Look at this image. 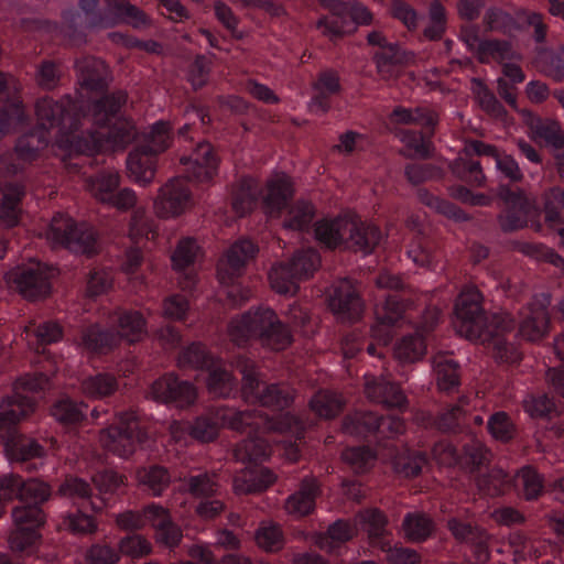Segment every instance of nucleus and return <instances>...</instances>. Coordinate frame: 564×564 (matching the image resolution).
Masks as SVG:
<instances>
[{"instance_id": "f257e3e1", "label": "nucleus", "mask_w": 564, "mask_h": 564, "mask_svg": "<svg viewBox=\"0 0 564 564\" xmlns=\"http://www.w3.org/2000/svg\"><path fill=\"white\" fill-rule=\"evenodd\" d=\"M127 99V93L118 90L95 101L90 113L83 116V119L90 122L95 130L89 131L87 135L67 138L70 145L77 152L89 155L100 151L126 149L137 137L132 121L117 118Z\"/></svg>"}, {"instance_id": "f03ea898", "label": "nucleus", "mask_w": 564, "mask_h": 564, "mask_svg": "<svg viewBox=\"0 0 564 564\" xmlns=\"http://www.w3.org/2000/svg\"><path fill=\"white\" fill-rule=\"evenodd\" d=\"M228 336L238 346L257 339L264 348L280 351L288 348L293 336L275 312L269 307H258L232 317L228 324Z\"/></svg>"}, {"instance_id": "7ed1b4c3", "label": "nucleus", "mask_w": 564, "mask_h": 564, "mask_svg": "<svg viewBox=\"0 0 564 564\" xmlns=\"http://www.w3.org/2000/svg\"><path fill=\"white\" fill-rule=\"evenodd\" d=\"M454 327L460 336L469 340H478L498 328L513 330L514 321L506 312L488 315L482 307V295L479 290L467 286L455 303Z\"/></svg>"}, {"instance_id": "20e7f679", "label": "nucleus", "mask_w": 564, "mask_h": 564, "mask_svg": "<svg viewBox=\"0 0 564 564\" xmlns=\"http://www.w3.org/2000/svg\"><path fill=\"white\" fill-rule=\"evenodd\" d=\"M217 419L223 426L235 431L264 434L268 432L289 433L301 438L304 433V424L294 415L285 413L276 419H270L258 410L239 411L234 408L220 406L216 409Z\"/></svg>"}, {"instance_id": "39448f33", "label": "nucleus", "mask_w": 564, "mask_h": 564, "mask_svg": "<svg viewBox=\"0 0 564 564\" xmlns=\"http://www.w3.org/2000/svg\"><path fill=\"white\" fill-rule=\"evenodd\" d=\"M236 368L242 376V395L247 401L259 402L262 406L282 410L293 400L288 384L265 383L259 380L256 364L246 358L236 359Z\"/></svg>"}, {"instance_id": "423d86ee", "label": "nucleus", "mask_w": 564, "mask_h": 564, "mask_svg": "<svg viewBox=\"0 0 564 564\" xmlns=\"http://www.w3.org/2000/svg\"><path fill=\"white\" fill-rule=\"evenodd\" d=\"M147 438L148 433L133 412L119 413L116 422L99 433L100 446L121 458L131 456Z\"/></svg>"}, {"instance_id": "0eeeda50", "label": "nucleus", "mask_w": 564, "mask_h": 564, "mask_svg": "<svg viewBox=\"0 0 564 564\" xmlns=\"http://www.w3.org/2000/svg\"><path fill=\"white\" fill-rule=\"evenodd\" d=\"M46 240L53 249L65 248L75 253L94 254L97 252L96 234L87 224H76L74 219L56 214L46 231Z\"/></svg>"}, {"instance_id": "6e6552de", "label": "nucleus", "mask_w": 564, "mask_h": 564, "mask_svg": "<svg viewBox=\"0 0 564 564\" xmlns=\"http://www.w3.org/2000/svg\"><path fill=\"white\" fill-rule=\"evenodd\" d=\"M34 108L39 128L46 132L57 129L62 137H67L80 124L79 108L69 95L58 100L48 96L42 97L36 100Z\"/></svg>"}, {"instance_id": "1a4fd4ad", "label": "nucleus", "mask_w": 564, "mask_h": 564, "mask_svg": "<svg viewBox=\"0 0 564 564\" xmlns=\"http://www.w3.org/2000/svg\"><path fill=\"white\" fill-rule=\"evenodd\" d=\"M53 272L40 262L19 265L4 275L9 288L18 291L24 299L36 301L50 294V279Z\"/></svg>"}, {"instance_id": "9d476101", "label": "nucleus", "mask_w": 564, "mask_h": 564, "mask_svg": "<svg viewBox=\"0 0 564 564\" xmlns=\"http://www.w3.org/2000/svg\"><path fill=\"white\" fill-rule=\"evenodd\" d=\"M496 195L506 205L497 216L500 229L503 232H512L524 228L532 207L524 191L512 189L509 185L501 184L497 187Z\"/></svg>"}, {"instance_id": "9b49d317", "label": "nucleus", "mask_w": 564, "mask_h": 564, "mask_svg": "<svg viewBox=\"0 0 564 564\" xmlns=\"http://www.w3.org/2000/svg\"><path fill=\"white\" fill-rule=\"evenodd\" d=\"M147 398L160 403H174L176 406L184 408L195 402L197 392L192 382L181 380L171 372L152 382Z\"/></svg>"}, {"instance_id": "f8f14e48", "label": "nucleus", "mask_w": 564, "mask_h": 564, "mask_svg": "<svg viewBox=\"0 0 564 564\" xmlns=\"http://www.w3.org/2000/svg\"><path fill=\"white\" fill-rule=\"evenodd\" d=\"M192 204V193L183 177H175L163 185L154 200V212L161 218L176 217Z\"/></svg>"}, {"instance_id": "ddd939ff", "label": "nucleus", "mask_w": 564, "mask_h": 564, "mask_svg": "<svg viewBox=\"0 0 564 564\" xmlns=\"http://www.w3.org/2000/svg\"><path fill=\"white\" fill-rule=\"evenodd\" d=\"M180 161L186 166V177L194 182L210 183L217 175L219 159L209 142H198L192 153Z\"/></svg>"}, {"instance_id": "4468645a", "label": "nucleus", "mask_w": 564, "mask_h": 564, "mask_svg": "<svg viewBox=\"0 0 564 564\" xmlns=\"http://www.w3.org/2000/svg\"><path fill=\"white\" fill-rule=\"evenodd\" d=\"M329 307L341 322H355L364 312V303L350 280L338 281L329 296Z\"/></svg>"}, {"instance_id": "2eb2a0df", "label": "nucleus", "mask_w": 564, "mask_h": 564, "mask_svg": "<svg viewBox=\"0 0 564 564\" xmlns=\"http://www.w3.org/2000/svg\"><path fill=\"white\" fill-rule=\"evenodd\" d=\"M258 252L257 246L248 240L236 241L219 261L217 275L221 284H229L235 278L239 276L246 264L253 259Z\"/></svg>"}, {"instance_id": "dca6fc26", "label": "nucleus", "mask_w": 564, "mask_h": 564, "mask_svg": "<svg viewBox=\"0 0 564 564\" xmlns=\"http://www.w3.org/2000/svg\"><path fill=\"white\" fill-rule=\"evenodd\" d=\"M405 304L397 295H390L375 308L376 324L371 328L373 338L388 345L392 338L391 327L402 319Z\"/></svg>"}, {"instance_id": "f3484780", "label": "nucleus", "mask_w": 564, "mask_h": 564, "mask_svg": "<svg viewBox=\"0 0 564 564\" xmlns=\"http://www.w3.org/2000/svg\"><path fill=\"white\" fill-rule=\"evenodd\" d=\"M355 228L354 216L323 219L315 225V237L329 249L347 248L349 232Z\"/></svg>"}, {"instance_id": "a211bd4d", "label": "nucleus", "mask_w": 564, "mask_h": 564, "mask_svg": "<svg viewBox=\"0 0 564 564\" xmlns=\"http://www.w3.org/2000/svg\"><path fill=\"white\" fill-rule=\"evenodd\" d=\"M78 84L87 91H102L107 88L110 74L104 61L86 56L76 61Z\"/></svg>"}, {"instance_id": "6ab92c4d", "label": "nucleus", "mask_w": 564, "mask_h": 564, "mask_svg": "<svg viewBox=\"0 0 564 564\" xmlns=\"http://www.w3.org/2000/svg\"><path fill=\"white\" fill-rule=\"evenodd\" d=\"M550 317L546 305L542 302L530 304L523 313L519 334L529 341H539L549 334Z\"/></svg>"}, {"instance_id": "aec40b11", "label": "nucleus", "mask_w": 564, "mask_h": 564, "mask_svg": "<svg viewBox=\"0 0 564 564\" xmlns=\"http://www.w3.org/2000/svg\"><path fill=\"white\" fill-rule=\"evenodd\" d=\"M0 442L11 460L24 462L44 454L43 447L36 441L19 434L18 431L1 434Z\"/></svg>"}, {"instance_id": "412c9836", "label": "nucleus", "mask_w": 564, "mask_h": 564, "mask_svg": "<svg viewBox=\"0 0 564 564\" xmlns=\"http://www.w3.org/2000/svg\"><path fill=\"white\" fill-rule=\"evenodd\" d=\"M294 194L291 178L284 174H275L267 182L263 203L270 215H280Z\"/></svg>"}, {"instance_id": "4be33fe9", "label": "nucleus", "mask_w": 564, "mask_h": 564, "mask_svg": "<svg viewBox=\"0 0 564 564\" xmlns=\"http://www.w3.org/2000/svg\"><path fill=\"white\" fill-rule=\"evenodd\" d=\"M365 392L371 401L387 408H401L406 402V398L399 386L387 382L381 378L366 376Z\"/></svg>"}, {"instance_id": "5701e85b", "label": "nucleus", "mask_w": 564, "mask_h": 564, "mask_svg": "<svg viewBox=\"0 0 564 564\" xmlns=\"http://www.w3.org/2000/svg\"><path fill=\"white\" fill-rule=\"evenodd\" d=\"M318 492L316 479L304 478L300 485V489L285 500V511L299 518L310 514L315 508V499Z\"/></svg>"}, {"instance_id": "b1692460", "label": "nucleus", "mask_w": 564, "mask_h": 564, "mask_svg": "<svg viewBox=\"0 0 564 564\" xmlns=\"http://www.w3.org/2000/svg\"><path fill=\"white\" fill-rule=\"evenodd\" d=\"M118 344L126 340L129 344L140 341L147 334V322L143 315L137 311L119 310L115 314Z\"/></svg>"}, {"instance_id": "393cba45", "label": "nucleus", "mask_w": 564, "mask_h": 564, "mask_svg": "<svg viewBox=\"0 0 564 564\" xmlns=\"http://www.w3.org/2000/svg\"><path fill=\"white\" fill-rule=\"evenodd\" d=\"M155 155L138 147L127 159L130 178L142 186L149 185L155 176Z\"/></svg>"}, {"instance_id": "a878e982", "label": "nucleus", "mask_w": 564, "mask_h": 564, "mask_svg": "<svg viewBox=\"0 0 564 564\" xmlns=\"http://www.w3.org/2000/svg\"><path fill=\"white\" fill-rule=\"evenodd\" d=\"M355 229L349 232L346 249L370 253L381 240V231L372 224L354 216Z\"/></svg>"}, {"instance_id": "bb28decb", "label": "nucleus", "mask_w": 564, "mask_h": 564, "mask_svg": "<svg viewBox=\"0 0 564 564\" xmlns=\"http://www.w3.org/2000/svg\"><path fill=\"white\" fill-rule=\"evenodd\" d=\"M25 196V189L20 184H8L3 188L0 200V224L7 228L14 227L19 223L21 202Z\"/></svg>"}, {"instance_id": "cd10ccee", "label": "nucleus", "mask_w": 564, "mask_h": 564, "mask_svg": "<svg viewBox=\"0 0 564 564\" xmlns=\"http://www.w3.org/2000/svg\"><path fill=\"white\" fill-rule=\"evenodd\" d=\"M274 481L275 476L268 468L245 470L234 478V490L237 495L261 492Z\"/></svg>"}, {"instance_id": "c85d7f7f", "label": "nucleus", "mask_w": 564, "mask_h": 564, "mask_svg": "<svg viewBox=\"0 0 564 564\" xmlns=\"http://www.w3.org/2000/svg\"><path fill=\"white\" fill-rule=\"evenodd\" d=\"M492 334H487L479 338L481 343H487L491 349L494 359L499 364H516L521 359V352L518 347L507 340L506 334L511 330L495 329Z\"/></svg>"}, {"instance_id": "c756f323", "label": "nucleus", "mask_w": 564, "mask_h": 564, "mask_svg": "<svg viewBox=\"0 0 564 564\" xmlns=\"http://www.w3.org/2000/svg\"><path fill=\"white\" fill-rule=\"evenodd\" d=\"M82 346L96 354H106L118 346V336L112 330L104 329L99 325H90L82 332Z\"/></svg>"}, {"instance_id": "7c9ffc66", "label": "nucleus", "mask_w": 564, "mask_h": 564, "mask_svg": "<svg viewBox=\"0 0 564 564\" xmlns=\"http://www.w3.org/2000/svg\"><path fill=\"white\" fill-rule=\"evenodd\" d=\"M207 371V389L214 397L226 398L236 389V379L220 359H217Z\"/></svg>"}, {"instance_id": "2f4dec72", "label": "nucleus", "mask_w": 564, "mask_h": 564, "mask_svg": "<svg viewBox=\"0 0 564 564\" xmlns=\"http://www.w3.org/2000/svg\"><path fill=\"white\" fill-rule=\"evenodd\" d=\"M120 185V176L113 171H104L87 178L86 187L98 202L108 204Z\"/></svg>"}, {"instance_id": "473e14b6", "label": "nucleus", "mask_w": 564, "mask_h": 564, "mask_svg": "<svg viewBox=\"0 0 564 564\" xmlns=\"http://www.w3.org/2000/svg\"><path fill=\"white\" fill-rule=\"evenodd\" d=\"M137 479L139 485L154 497L161 496L171 482L169 470L156 465L140 468L137 471Z\"/></svg>"}, {"instance_id": "72a5a7b5", "label": "nucleus", "mask_w": 564, "mask_h": 564, "mask_svg": "<svg viewBox=\"0 0 564 564\" xmlns=\"http://www.w3.org/2000/svg\"><path fill=\"white\" fill-rule=\"evenodd\" d=\"M433 369L437 386L443 391H449L459 384L458 364L447 354L433 357Z\"/></svg>"}, {"instance_id": "f704fd0d", "label": "nucleus", "mask_w": 564, "mask_h": 564, "mask_svg": "<svg viewBox=\"0 0 564 564\" xmlns=\"http://www.w3.org/2000/svg\"><path fill=\"white\" fill-rule=\"evenodd\" d=\"M47 144V132L39 128L19 138L15 144V154L22 162H32Z\"/></svg>"}, {"instance_id": "c9c22d12", "label": "nucleus", "mask_w": 564, "mask_h": 564, "mask_svg": "<svg viewBox=\"0 0 564 564\" xmlns=\"http://www.w3.org/2000/svg\"><path fill=\"white\" fill-rule=\"evenodd\" d=\"M468 401L466 398L459 399L458 403L440 414L436 424L443 432H462L469 429L468 422Z\"/></svg>"}, {"instance_id": "e433bc0d", "label": "nucleus", "mask_w": 564, "mask_h": 564, "mask_svg": "<svg viewBox=\"0 0 564 564\" xmlns=\"http://www.w3.org/2000/svg\"><path fill=\"white\" fill-rule=\"evenodd\" d=\"M530 128L535 139L554 149L564 147V131L557 121L547 118H532Z\"/></svg>"}, {"instance_id": "4c0bfd02", "label": "nucleus", "mask_w": 564, "mask_h": 564, "mask_svg": "<svg viewBox=\"0 0 564 564\" xmlns=\"http://www.w3.org/2000/svg\"><path fill=\"white\" fill-rule=\"evenodd\" d=\"M356 520L361 530L367 532L372 544L386 536L388 519L381 510L366 509L357 514Z\"/></svg>"}, {"instance_id": "58836bf2", "label": "nucleus", "mask_w": 564, "mask_h": 564, "mask_svg": "<svg viewBox=\"0 0 564 564\" xmlns=\"http://www.w3.org/2000/svg\"><path fill=\"white\" fill-rule=\"evenodd\" d=\"M344 404L345 401L340 394L327 390L315 393L310 402L312 411L326 420L337 416L343 411Z\"/></svg>"}, {"instance_id": "ea45409f", "label": "nucleus", "mask_w": 564, "mask_h": 564, "mask_svg": "<svg viewBox=\"0 0 564 564\" xmlns=\"http://www.w3.org/2000/svg\"><path fill=\"white\" fill-rule=\"evenodd\" d=\"M216 360L203 344L193 343L180 352L177 366L182 369L207 370Z\"/></svg>"}, {"instance_id": "a19ab883", "label": "nucleus", "mask_w": 564, "mask_h": 564, "mask_svg": "<svg viewBox=\"0 0 564 564\" xmlns=\"http://www.w3.org/2000/svg\"><path fill=\"white\" fill-rule=\"evenodd\" d=\"M402 529L408 540L412 542H423L431 536L434 530V523L425 513L410 512L403 519Z\"/></svg>"}, {"instance_id": "79ce46f5", "label": "nucleus", "mask_w": 564, "mask_h": 564, "mask_svg": "<svg viewBox=\"0 0 564 564\" xmlns=\"http://www.w3.org/2000/svg\"><path fill=\"white\" fill-rule=\"evenodd\" d=\"M449 170L456 177L473 186L481 187L486 183V175L479 161L459 156L449 164Z\"/></svg>"}, {"instance_id": "37998d69", "label": "nucleus", "mask_w": 564, "mask_h": 564, "mask_svg": "<svg viewBox=\"0 0 564 564\" xmlns=\"http://www.w3.org/2000/svg\"><path fill=\"white\" fill-rule=\"evenodd\" d=\"M391 119L399 124H419L423 127H434L438 120L437 115L425 107H397L391 113Z\"/></svg>"}, {"instance_id": "c03bdc74", "label": "nucleus", "mask_w": 564, "mask_h": 564, "mask_svg": "<svg viewBox=\"0 0 564 564\" xmlns=\"http://www.w3.org/2000/svg\"><path fill=\"white\" fill-rule=\"evenodd\" d=\"M271 454V446L259 434L249 436L237 445L234 456L240 462H258L268 458Z\"/></svg>"}, {"instance_id": "a18cd8bd", "label": "nucleus", "mask_w": 564, "mask_h": 564, "mask_svg": "<svg viewBox=\"0 0 564 564\" xmlns=\"http://www.w3.org/2000/svg\"><path fill=\"white\" fill-rule=\"evenodd\" d=\"M118 389L116 377L110 373H98L87 377L82 382V391L93 399H101L111 395Z\"/></svg>"}, {"instance_id": "49530a36", "label": "nucleus", "mask_w": 564, "mask_h": 564, "mask_svg": "<svg viewBox=\"0 0 564 564\" xmlns=\"http://www.w3.org/2000/svg\"><path fill=\"white\" fill-rule=\"evenodd\" d=\"M518 58L512 45L503 40H484L478 59L480 63H489L490 59L505 64L508 61Z\"/></svg>"}, {"instance_id": "de8ad7c7", "label": "nucleus", "mask_w": 564, "mask_h": 564, "mask_svg": "<svg viewBox=\"0 0 564 564\" xmlns=\"http://www.w3.org/2000/svg\"><path fill=\"white\" fill-rule=\"evenodd\" d=\"M377 70L383 79H390L397 74V67L402 63L403 56L397 43L386 45L375 54Z\"/></svg>"}, {"instance_id": "09e8293b", "label": "nucleus", "mask_w": 564, "mask_h": 564, "mask_svg": "<svg viewBox=\"0 0 564 564\" xmlns=\"http://www.w3.org/2000/svg\"><path fill=\"white\" fill-rule=\"evenodd\" d=\"M490 459L491 453L488 448L480 441L471 440L463 446L459 464L469 471H475Z\"/></svg>"}, {"instance_id": "8fccbe9b", "label": "nucleus", "mask_w": 564, "mask_h": 564, "mask_svg": "<svg viewBox=\"0 0 564 564\" xmlns=\"http://www.w3.org/2000/svg\"><path fill=\"white\" fill-rule=\"evenodd\" d=\"M343 429L349 435L365 437L377 432L378 415L372 412H356L344 420Z\"/></svg>"}, {"instance_id": "3c124183", "label": "nucleus", "mask_w": 564, "mask_h": 564, "mask_svg": "<svg viewBox=\"0 0 564 564\" xmlns=\"http://www.w3.org/2000/svg\"><path fill=\"white\" fill-rule=\"evenodd\" d=\"M426 350L421 335L404 336L394 347V357L402 364L420 360Z\"/></svg>"}, {"instance_id": "603ef678", "label": "nucleus", "mask_w": 564, "mask_h": 564, "mask_svg": "<svg viewBox=\"0 0 564 564\" xmlns=\"http://www.w3.org/2000/svg\"><path fill=\"white\" fill-rule=\"evenodd\" d=\"M257 184L252 178H242L234 192L232 208L238 216L249 213L257 200Z\"/></svg>"}, {"instance_id": "864d4df0", "label": "nucleus", "mask_w": 564, "mask_h": 564, "mask_svg": "<svg viewBox=\"0 0 564 564\" xmlns=\"http://www.w3.org/2000/svg\"><path fill=\"white\" fill-rule=\"evenodd\" d=\"M351 536L352 530L350 525L345 521L338 520L329 525L327 532L317 535L316 544L319 549L332 552L339 544L351 539Z\"/></svg>"}, {"instance_id": "5fc2aeb1", "label": "nucleus", "mask_w": 564, "mask_h": 564, "mask_svg": "<svg viewBox=\"0 0 564 564\" xmlns=\"http://www.w3.org/2000/svg\"><path fill=\"white\" fill-rule=\"evenodd\" d=\"M509 476L501 468H492L488 474L479 476L476 480L478 489L487 496H499L505 492L511 482Z\"/></svg>"}, {"instance_id": "6e6d98bb", "label": "nucleus", "mask_w": 564, "mask_h": 564, "mask_svg": "<svg viewBox=\"0 0 564 564\" xmlns=\"http://www.w3.org/2000/svg\"><path fill=\"white\" fill-rule=\"evenodd\" d=\"M269 280L273 290L280 294H295L299 290L297 278L289 263H282L271 269Z\"/></svg>"}, {"instance_id": "4d7b16f0", "label": "nucleus", "mask_w": 564, "mask_h": 564, "mask_svg": "<svg viewBox=\"0 0 564 564\" xmlns=\"http://www.w3.org/2000/svg\"><path fill=\"white\" fill-rule=\"evenodd\" d=\"M315 215L314 206L306 200H297L288 210L283 226L288 229L303 230L310 226Z\"/></svg>"}, {"instance_id": "13d9d810", "label": "nucleus", "mask_w": 564, "mask_h": 564, "mask_svg": "<svg viewBox=\"0 0 564 564\" xmlns=\"http://www.w3.org/2000/svg\"><path fill=\"white\" fill-rule=\"evenodd\" d=\"M426 464V457L421 452H410L409 449L395 455L392 459L395 473L404 477L417 476Z\"/></svg>"}, {"instance_id": "bf43d9fd", "label": "nucleus", "mask_w": 564, "mask_h": 564, "mask_svg": "<svg viewBox=\"0 0 564 564\" xmlns=\"http://www.w3.org/2000/svg\"><path fill=\"white\" fill-rule=\"evenodd\" d=\"M52 495L51 486L37 478H30L22 480L20 490V500L28 505H36L41 507L42 503L46 502Z\"/></svg>"}, {"instance_id": "052dcab7", "label": "nucleus", "mask_w": 564, "mask_h": 564, "mask_svg": "<svg viewBox=\"0 0 564 564\" xmlns=\"http://www.w3.org/2000/svg\"><path fill=\"white\" fill-rule=\"evenodd\" d=\"M223 422L217 419L216 409L207 415L199 416L191 425V436L200 442L214 441Z\"/></svg>"}, {"instance_id": "680f3d73", "label": "nucleus", "mask_w": 564, "mask_h": 564, "mask_svg": "<svg viewBox=\"0 0 564 564\" xmlns=\"http://www.w3.org/2000/svg\"><path fill=\"white\" fill-rule=\"evenodd\" d=\"M545 221L555 227L562 224V209L564 208V187H552L543 195Z\"/></svg>"}, {"instance_id": "e2e57ef3", "label": "nucleus", "mask_w": 564, "mask_h": 564, "mask_svg": "<svg viewBox=\"0 0 564 564\" xmlns=\"http://www.w3.org/2000/svg\"><path fill=\"white\" fill-rule=\"evenodd\" d=\"M321 259L318 253L313 249L299 251L294 254L289 262L293 270V274L297 280L310 278L313 272L318 268Z\"/></svg>"}, {"instance_id": "0e129e2a", "label": "nucleus", "mask_w": 564, "mask_h": 564, "mask_svg": "<svg viewBox=\"0 0 564 564\" xmlns=\"http://www.w3.org/2000/svg\"><path fill=\"white\" fill-rule=\"evenodd\" d=\"M12 519L14 527H23L37 531L45 522V514L41 507L36 505H25L15 507L12 510Z\"/></svg>"}, {"instance_id": "69168bd1", "label": "nucleus", "mask_w": 564, "mask_h": 564, "mask_svg": "<svg viewBox=\"0 0 564 564\" xmlns=\"http://www.w3.org/2000/svg\"><path fill=\"white\" fill-rule=\"evenodd\" d=\"M188 492L196 498H207L219 492L216 474L202 473L187 478Z\"/></svg>"}, {"instance_id": "338daca9", "label": "nucleus", "mask_w": 564, "mask_h": 564, "mask_svg": "<svg viewBox=\"0 0 564 564\" xmlns=\"http://www.w3.org/2000/svg\"><path fill=\"white\" fill-rule=\"evenodd\" d=\"M518 486L527 500L536 499L543 490V479L538 471L530 467H522L517 474Z\"/></svg>"}, {"instance_id": "774afa93", "label": "nucleus", "mask_w": 564, "mask_h": 564, "mask_svg": "<svg viewBox=\"0 0 564 564\" xmlns=\"http://www.w3.org/2000/svg\"><path fill=\"white\" fill-rule=\"evenodd\" d=\"M170 124L165 121L155 122L145 135V143L140 148L156 155L165 151L170 145Z\"/></svg>"}]
</instances>
